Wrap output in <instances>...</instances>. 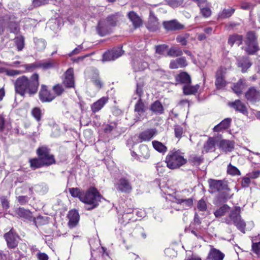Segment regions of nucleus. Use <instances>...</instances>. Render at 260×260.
<instances>
[{"label":"nucleus","instance_id":"obj_41","mask_svg":"<svg viewBox=\"0 0 260 260\" xmlns=\"http://www.w3.org/2000/svg\"><path fill=\"white\" fill-rule=\"evenodd\" d=\"M230 207L227 205H223L219 209L214 212V215L216 217H220L223 216L229 211Z\"/></svg>","mask_w":260,"mask_h":260},{"label":"nucleus","instance_id":"obj_61","mask_svg":"<svg viewBox=\"0 0 260 260\" xmlns=\"http://www.w3.org/2000/svg\"><path fill=\"white\" fill-rule=\"evenodd\" d=\"M175 135L177 138H181L183 134V128L179 125L176 126L174 128Z\"/></svg>","mask_w":260,"mask_h":260},{"label":"nucleus","instance_id":"obj_27","mask_svg":"<svg viewBox=\"0 0 260 260\" xmlns=\"http://www.w3.org/2000/svg\"><path fill=\"white\" fill-rule=\"evenodd\" d=\"M150 110L155 115H161L164 113V107L158 100L151 104Z\"/></svg>","mask_w":260,"mask_h":260},{"label":"nucleus","instance_id":"obj_33","mask_svg":"<svg viewBox=\"0 0 260 260\" xmlns=\"http://www.w3.org/2000/svg\"><path fill=\"white\" fill-rule=\"evenodd\" d=\"M235 9L233 8L223 9L218 14V19H224L230 17L235 12Z\"/></svg>","mask_w":260,"mask_h":260},{"label":"nucleus","instance_id":"obj_7","mask_svg":"<svg viewBox=\"0 0 260 260\" xmlns=\"http://www.w3.org/2000/svg\"><path fill=\"white\" fill-rule=\"evenodd\" d=\"M245 97L251 104L258 103L260 102V90L254 86L250 87L245 93Z\"/></svg>","mask_w":260,"mask_h":260},{"label":"nucleus","instance_id":"obj_34","mask_svg":"<svg viewBox=\"0 0 260 260\" xmlns=\"http://www.w3.org/2000/svg\"><path fill=\"white\" fill-rule=\"evenodd\" d=\"M176 202L182 206L183 209H187L188 208L191 207L193 205V200L191 199H176Z\"/></svg>","mask_w":260,"mask_h":260},{"label":"nucleus","instance_id":"obj_31","mask_svg":"<svg viewBox=\"0 0 260 260\" xmlns=\"http://www.w3.org/2000/svg\"><path fill=\"white\" fill-rule=\"evenodd\" d=\"M215 141L214 138L210 137L205 142L203 147V152L208 153L215 150Z\"/></svg>","mask_w":260,"mask_h":260},{"label":"nucleus","instance_id":"obj_5","mask_svg":"<svg viewBox=\"0 0 260 260\" xmlns=\"http://www.w3.org/2000/svg\"><path fill=\"white\" fill-rule=\"evenodd\" d=\"M186 161L183 156L177 151L170 152L166 158L167 166L171 169H178L185 164Z\"/></svg>","mask_w":260,"mask_h":260},{"label":"nucleus","instance_id":"obj_52","mask_svg":"<svg viewBox=\"0 0 260 260\" xmlns=\"http://www.w3.org/2000/svg\"><path fill=\"white\" fill-rule=\"evenodd\" d=\"M168 5L172 8H177L182 5L184 0H166Z\"/></svg>","mask_w":260,"mask_h":260},{"label":"nucleus","instance_id":"obj_19","mask_svg":"<svg viewBox=\"0 0 260 260\" xmlns=\"http://www.w3.org/2000/svg\"><path fill=\"white\" fill-rule=\"evenodd\" d=\"M146 27L151 31H156L159 28V23L158 22L157 18L151 12L150 13Z\"/></svg>","mask_w":260,"mask_h":260},{"label":"nucleus","instance_id":"obj_38","mask_svg":"<svg viewBox=\"0 0 260 260\" xmlns=\"http://www.w3.org/2000/svg\"><path fill=\"white\" fill-rule=\"evenodd\" d=\"M48 217H44L43 216H39L37 218L33 217V220L32 221L34 223V224L38 227V226H40L42 225H44L48 223L47 220Z\"/></svg>","mask_w":260,"mask_h":260},{"label":"nucleus","instance_id":"obj_42","mask_svg":"<svg viewBox=\"0 0 260 260\" xmlns=\"http://www.w3.org/2000/svg\"><path fill=\"white\" fill-rule=\"evenodd\" d=\"M153 148L159 152H165L167 150V147L161 142L154 141L152 142Z\"/></svg>","mask_w":260,"mask_h":260},{"label":"nucleus","instance_id":"obj_22","mask_svg":"<svg viewBox=\"0 0 260 260\" xmlns=\"http://www.w3.org/2000/svg\"><path fill=\"white\" fill-rule=\"evenodd\" d=\"M229 105L237 111L244 115H247L248 114L247 109L245 105L239 100H236L234 102L230 103Z\"/></svg>","mask_w":260,"mask_h":260},{"label":"nucleus","instance_id":"obj_15","mask_svg":"<svg viewBox=\"0 0 260 260\" xmlns=\"http://www.w3.org/2000/svg\"><path fill=\"white\" fill-rule=\"evenodd\" d=\"M98 34L101 36H105L111 32V27L104 20L99 21L96 27Z\"/></svg>","mask_w":260,"mask_h":260},{"label":"nucleus","instance_id":"obj_60","mask_svg":"<svg viewBox=\"0 0 260 260\" xmlns=\"http://www.w3.org/2000/svg\"><path fill=\"white\" fill-rule=\"evenodd\" d=\"M111 50L115 59L121 56L123 54V51L121 48H114Z\"/></svg>","mask_w":260,"mask_h":260},{"label":"nucleus","instance_id":"obj_40","mask_svg":"<svg viewBox=\"0 0 260 260\" xmlns=\"http://www.w3.org/2000/svg\"><path fill=\"white\" fill-rule=\"evenodd\" d=\"M30 166L33 169L41 168L44 166L40 157L29 160Z\"/></svg>","mask_w":260,"mask_h":260},{"label":"nucleus","instance_id":"obj_9","mask_svg":"<svg viewBox=\"0 0 260 260\" xmlns=\"http://www.w3.org/2000/svg\"><path fill=\"white\" fill-rule=\"evenodd\" d=\"M39 99L42 102H50L55 98V94L48 89L47 86L42 84L39 93Z\"/></svg>","mask_w":260,"mask_h":260},{"label":"nucleus","instance_id":"obj_16","mask_svg":"<svg viewBox=\"0 0 260 260\" xmlns=\"http://www.w3.org/2000/svg\"><path fill=\"white\" fill-rule=\"evenodd\" d=\"M15 214L20 218H23L27 221H32L33 216L30 210L25 209L22 207H19L15 209Z\"/></svg>","mask_w":260,"mask_h":260},{"label":"nucleus","instance_id":"obj_17","mask_svg":"<svg viewBox=\"0 0 260 260\" xmlns=\"http://www.w3.org/2000/svg\"><path fill=\"white\" fill-rule=\"evenodd\" d=\"M4 238L6 239L8 247L14 248L17 246L18 236L13 233L11 231L4 235Z\"/></svg>","mask_w":260,"mask_h":260},{"label":"nucleus","instance_id":"obj_14","mask_svg":"<svg viewBox=\"0 0 260 260\" xmlns=\"http://www.w3.org/2000/svg\"><path fill=\"white\" fill-rule=\"evenodd\" d=\"M162 25L165 29L168 31L178 30L184 28V25L176 20L164 21Z\"/></svg>","mask_w":260,"mask_h":260},{"label":"nucleus","instance_id":"obj_43","mask_svg":"<svg viewBox=\"0 0 260 260\" xmlns=\"http://www.w3.org/2000/svg\"><path fill=\"white\" fill-rule=\"evenodd\" d=\"M227 173L231 176H239L241 175L240 171L236 167L230 164L227 167Z\"/></svg>","mask_w":260,"mask_h":260},{"label":"nucleus","instance_id":"obj_50","mask_svg":"<svg viewBox=\"0 0 260 260\" xmlns=\"http://www.w3.org/2000/svg\"><path fill=\"white\" fill-rule=\"evenodd\" d=\"M53 93L56 96H60L64 92V88L62 85L57 84L54 85L52 87Z\"/></svg>","mask_w":260,"mask_h":260},{"label":"nucleus","instance_id":"obj_29","mask_svg":"<svg viewBox=\"0 0 260 260\" xmlns=\"http://www.w3.org/2000/svg\"><path fill=\"white\" fill-rule=\"evenodd\" d=\"M120 15L118 13L110 15L104 19L108 25L112 28L117 25L119 21Z\"/></svg>","mask_w":260,"mask_h":260},{"label":"nucleus","instance_id":"obj_55","mask_svg":"<svg viewBox=\"0 0 260 260\" xmlns=\"http://www.w3.org/2000/svg\"><path fill=\"white\" fill-rule=\"evenodd\" d=\"M252 250L258 257H260V241L252 243Z\"/></svg>","mask_w":260,"mask_h":260},{"label":"nucleus","instance_id":"obj_13","mask_svg":"<svg viewBox=\"0 0 260 260\" xmlns=\"http://www.w3.org/2000/svg\"><path fill=\"white\" fill-rule=\"evenodd\" d=\"M116 187L117 190L124 193H129L132 190L129 181L125 178H121L118 180Z\"/></svg>","mask_w":260,"mask_h":260},{"label":"nucleus","instance_id":"obj_51","mask_svg":"<svg viewBox=\"0 0 260 260\" xmlns=\"http://www.w3.org/2000/svg\"><path fill=\"white\" fill-rule=\"evenodd\" d=\"M245 42H257L255 33L253 31L248 32L246 34Z\"/></svg>","mask_w":260,"mask_h":260},{"label":"nucleus","instance_id":"obj_12","mask_svg":"<svg viewBox=\"0 0 260 260\" xmlns=\"http://www.w3.org/2000/svg\"><path fill=\"white\" fill-rule=\"evenodd\" d=\"M148 57H143L142 58H136L133 62V69L135 72L142 71L148 67L147 60Z\"/></svg>","mask_w":260,"mask_h":260},{"label":"nucleus","instance_id":"obj_59","mask_svg":"<svg viewBox=\"0 0 260 260\" xmlns=\"http://www.w3.org/2000/svg\"><path fill=\"white\" fill-rule=\"evenodd\" d=\"M9 27L10 32L15 34H17L20 30L18 25L15 23H11Z\"/></svg>","mask_w":260,"mask_h":260},{"label":"nucleus","instance_id":"obj_2","mask_svg":"<svg viewBox=\"0 0 260 260\" xmlns=\"http://www.w3.org/2000/svg\"><path fill=\"white\" fill-rule=\"evenodd\" d=\"M224 222L228 225L234 224L240 232L245 233L246 223L241 217L240 207L236 206L231 210Z\"/></svg>","mask_w":260,"mask_h":260},{"label":"nucleus","instance_id":"obj_63","mask_svg":"<svg viewBox=\"0 0 260 260\" xmlns=\"http://www.w3.org/2000/svg\"><path fill=\"white\" fill-rule=\"evenodd\" d=\"M6 75L9 76H15L20 75L23 73V72L17 70H7L6 72Z\"/></svg>","mask_w":260,"mask_h":260},{"label":"nucleus","instance_id":"obj_39","mask_svg":"<svg viewBox=\"0 0 260 260\" xmlns=\"http://www.w3.org/2000/svg\"><path fill=\"white\" fill-rule=\"evenodd\" d=\"M39 68L44 70L53 68L55 67V62L53 60H48L42 62H39Z\"/></svg>","mask_w":260,"mask_h":260},{"label":"nucleus","instance_id":"obj_30","mask_svg":"<svg viewBox=\"0 0 260 260\" xmlns=\"http://www.w3.org/2000/svg\"><path fill=\"white\" fill-rule=\"evenodd\" d=\"M176 81L181 84H189L191 83V78L186 72H181L176 77Z\"/></svg>","mask_w":260,"mask_h":260},{"label":"nucleus","instance_id":"obj_64","mask_svg":"<svg viewBox=\"0 0 260 260\" xmlns=\"http://www.w3.org/2000/svg\"><path fill=\"white\" fill-rule=\"evenodd\" d=\"M198 208L200 211H204L207 209V205L205 201L200 200L198 203Z\"/></svg>","mask_w":260,"mask_h":260},{"label":"nucleus","instance_id":"obj_20","mask_svg":"<svg viewBox=\"0 0 260 260\" xmlns=\"http://www.w3.org/2000/svg\"><path fill=\"white\" fill-rule=\"evenodd\" d=\"M211 249L209 252L207 259L208 260H223L224 257V254L219 250L214 248L211 246Z\"/></svg>","mask_w":260,"mask_h":260},{"label":"nucleus","instance_id":"obj_11","mask_svg":"<svg viewBox=\"0 0 260 260\" xmlns=\"http://www.w3.org/2000/svg\"><path fill=\"white\" fill-rule=\"evenodd\" d=\"M147 110V107L145 105L141 98H139L135 105L134 111L136 113V121L141 120V118L144 116Z\"/></svg>","mask_w":260,"mask_h":260},{"label":"nucleus","instance_id":"obj_53","mask_svg":"<svg viewBox=\"0 0 260 260\" xmlns=\"http://www.w3.org/2000/svg\"><path fill=\"white\" fill-rule=\"evenodd\" d=\"M69 192L71 196L74 198H79L80 200V197L83 196V193H82L79 189V188H69Z\"/></svg>","mask_w":260,"mask_h":260},{"label":"nucleus","instance_id":"obj_18","mask_svg":"<svg viewBox=\"0 0 260 260\" xmlns=\"http://www.w3.org/2000/svg\"><path fill=\"white\" fill-rule=\"evenodd\" d=\"M65 78L63 81L64 85L68 88L74 87L75 81L74 78V70L73 68H69L65 72Z\"/></svg>","mask_w":260,"mask_h":260},{"label":"nucleus","instance_id":"obj_58","mask_svg":"<svg viewBox=\"0 0 260 260\" xmlns=\"http://www.w3.org/2000/svg\"><path fill=\"white\" fill-rule=\"evenodd\" d=\"M168 46L165 44L159 45L155 46V52L159 54H162L166 49L167 48Z\"/></svg>","mask_w":260,"mask_h":260},{"label":"nucleus","instance_id":"obj_45","mask_svg":"<svg viewBox=\"0 0 260 260\" xmlns=\"http://www.w3.org/2000/svg\"><path fill=\"white\" fill-rule=\"evenodd\" d=\"M243 84V81L242 79H240L236 83L234 84L232 89L234 92L237 95H240L242 92V86Z\"/></svg>","mask_w":260,"mask_h":260},{"label":"nucleus","instance_id":"obj_37","mask_svg":"<svg viewBox=\"0 0 260 260\" xmlns=\"http://www.w3.org/2000/svg\"><path fill=\"white\" fill-rule=\"evenodd\" d=\"M183 54L182 51L176 47H171L167 52V55L169 56L175 57L181 56Z\"/></svg>","mask_w":260,"mask_h":260},{"label":"nucleus","instance_id":"obj_44","mask_svg":"<svg viewBox=\"0 0 260 260\" xmlns=\"http://www.w3.org/2000/svg\"><path fill=\"white\" fill-rule=\"evenodd\" d=\"M34 43L38 51L43 50L46 47V42L43 39L35 38Z\"/></svg>","mask_w":260,"mask_h":260},{"label":"nucleus","instance_id":"obj_46","mask_svg":"<svg viewBox=\"0 0 260 260\" xmlns=\"http://www.w3.org/2000/svg\"><path fill=\"white\" fill-rule=\"evenodd\" d=\"M183 93L186 95L193 94L196 93L198 89V87L196 86H189L188 85H185L183 88Z\"/></svg>","mask_w":260,"mask_h":260},{"label":"nucleus","instance_id":"obj_35","mask_svg":"<svg viewBox=\"0 0 260 260\" xmlns=\"http://www.w3.org/2000/svg\"><path fill=\"white\" fill-rule=\"evenodd\" d=\"M243 37L241 35H234L230 36L228 44L232 46L234 44L240 45L242 43Z\"/></svg>","mask_w":260,"mask_h":260},{"label":"nucleus","instance_id":"obj_6","mask_svg":"<svg viewBox=\"0 0 260 260\" xmlns=\"http://www.w3.org/2000/svg\"><path fill=\"white\" fill-rule=\"evenodd\" d=\"M37 154L44 166H50L55 162L54 156L50 154V149L46 147H39L37 150Z\"/></svg>","mask_w":260,"mask_h":260},{"label":"nucleus","instance_id":"obj_21","mask_svg":"<svg viewBox=\"0 0 260 260\" xmlns=\"http://www.w3.org/2000/svg\"><path fill=\"white\" fill-rule=\"evenodd\" d=\"M68 216L69 219V226L70 228L75 227L79 222L80 217L78 211L76 210H72L69 212Z\"/></svg>","mask_w":260,"mask_h":260},{"label":"nucleus","instance_id":"obj_49","mask_svg":"<svg viewBox=\"0 0 260 260\" xmlns=\"http://www.w3.org/2000/svg\"><path fill=\"white\" fill-rule=\"evenodd\" d=\"M140 156L145 159L149 157L150 153L148 148L146 145H142L140 146Z\"/></svg>","mask_w":260,"mask_h":260},{"label":"nucleus","instance_id":"obj_10","mask_svg":"<svg viewBox=\"0 0 260 260\" xmlns=\"http://www.w3.org/2000/svg\"><path fill=\"white\" fill-rule=\"evenodd\" d=\"M157 133L155 128H149L143 131L139 134L136 143L150 141Z\"/></svg>","mask_w":260,"mask_h":260},{"label":"nucleus","instance_id":"obj_36","mask_svg":"<svg viewBox=\"0 0 260 260\" xmlns=\"http://www.w3.org/2000/svg\"><path fill=\"white\" fill-rule=\"evenodd\" d=\"M200 14L204 18L209 17L212 14V11L210 8V5L208 3L207 5H205L203 7H200Z\"/></svg>","mask_w":260,"mask_h":260},{"label":"nucleus","instance_id":"obj_24","mask_svg":"<svg viewBox=\"0 0 260 260\" xmlns=\"http://www.w3.org/2000/svg\"><path fill=\"white\" fill-rule=\"evenodd\" d=\"M232 119L226 118L221 121L219 124L215 126L213 129L214 132H219L228 129L231 125Z\"/></svg>","mask_w":260,"mask_h":260},{"label":"nucleus","instance_id":"obj_54","mask_svg":"<svg viewBox=\"0 0 260 260\" xmlns=\"http://www.w3.org/2000/svg\"><path fill=\"white\" fill-rule=\"evenodd\" d=\"M112 50H109L106 52L103 56V61H110L115 60Z\"/></svg>","mask_w":260,"mask_h":260},{"label":"nucleus","instance_id":"obj_47","mask_svg":"<svg viewBox=\"0 0 260 260\" xmlns=\"http://www.w3.org/2000/svg\"><path fill=\"white\" fill-rule=\"evenodd\" d=\"M18 51H21L24 47V38L22 36L16 37L14 39Z\"/></svg>","mask_w":260,"mask_h":260},{"label":"nucleus","instance_id":"obj_32","mask_svg":"<svg viewBox=\"0 0 260 260\" xmlns=\"http://www.w3.org/2000/svg\"><path fill=\"white\" fill-rule=\"evenodd\" d=\"M246 45L245 51L247 54L253 55L255 54L258 50V46L257 42H245Z\"/></svg>","mask_w":260,"mask_h":260},{"label":"nucleus","instance_id":"obj_8","mask_svg":"<svg viewBox=\"0 0 260 260\" xmlns=\"http://www.w3.org/2000/svg\"><path fill=\"white\" fill-rule=\"evenodd\" d=\"M226 69L222 67L219 68L215 73V85L217 89L224 88L226 85L227 82L225 80Z\"/></svg>","mask_w":260,"mask_h":260},{"label":"nucleus","instance_id":"obj_28","mask_svg":"<svg viewBox=\"0 0 260 260\" xmlns=\"http://www.w3.org/2000/svg\"><path fill=\"white\" fill-rule=\"evenodd\" d=\"M108 98L102 97L100 100L94 102L91 106V109L93 113L99 111L108 102Z\"/></svg>","mask_w":260,"mask_h":260},{"label":"nucleus","instance_id":"obj_62","mask_svg":"<svg viewBox=\"0 0 260 260\" xmlns=\"http://www.w3.org/2000/svg\"><path fill=\"white\" fill-rule=\"evenodd\" d=\"M250 178L246 174V176L242 178L241 185L243 187H247L250 183Z\"/></svg>","mask_w":260,"mask_h":260},{"label":"nucleus","instance_id":"obj_23","mask_svg":"<svg viewBox=\"0 0 260 260\" xmlns=\"http://www.w3.org/2000/svg\"><path fill=\"white\" fill-rule=\"evenodd\" d=\"M127 17L129 20L132 22L133 26L135 28L140 27L142 24V20L139 15L134 11H130L127 14Z\"/></svg>","mask_w":260,"mask_h":260},{"label":"nucleus","instance_id":"obj_25","mask_svg":"<svg viewBox=\"0 0 260 260\" xmlns=\"http://www.w3.org/2000/svg\"><path fill=\"white\" fill-rule=\"evenodd\" d=\"M187 64L186 60L184 57H180L171 61L169 67L172 69L183 68Z\"/></svg>","mask_w":260,"mask_h":260},{"label":"nucleus","instance_id":"obj_56","mask_svg":"<svg viewBox=\"0 0 260 260\" xmlns=\"http://www.w3.org/2000/svg\"><path fill=\"white\" fill-rule=\"evenodd\" d=\"M24 67L27 71L32 72L36 69L39 68V62H35L32 63L25 64L24 65Z\"/></svg>","mask_w":260,"mask_h":260},{"label":"nucleus","instance_id":"obj_26","mask_svg":"<svg viewBox=\"0 0 260 260\" xmlns=\"http://www.w3.org/2000/svg\"><path fill=\"white\" fill-rule=\"evenodd\" d=\"M219 148L224 152H231L234 148V142L227 140H222L219 143Z\"/></svg>","mask_w":260,"mask_h":260},{"label":"nucleus","instance_id":"obj_48","mask_svg":"<svg viewBox=\"0 0 260 260\" xmlns=\"http://www.w3.org/2000/svg\"><path fill=\"white\" fill-rule=\"evenodd\" d=\"M31 115L35 118V119L39 122L41 120L42 118V111L38 107H35L31 110Z\"/></svg>","mask_w":260,"mask_h":260},{"label":"nucleus","instance_id":"obj_1","mask_svg":"<svg viewBox=\"0 0 260 260\" xmlns=\"http://www.w3.org/2000/svg\"><path fill=\"white\" fill-rule=\"evenodd\" d=\"M39 86V75L37 73L33 74L28 78L23 75L18 77L14 82V88L16 93L24 96L26 94L29 95L35 94Z\"/></svg>","mask_w":260,"mask_h":260},{"label":"nucleus","instance_id":"obj_4","mask_svg":"<svg viewBox=\"0 0 260 260\" xmlns=\"http://www.w3.org/2000/svg\"><path fill=\"white\" fill-rule=\"evenodd\" d=\"M209 185L210 192L215 193L216 192H223L221 196L225 199L230 198L228 193H224V191H230L231 189L228 186V181L225 180H215L210 179L208 180Z\"/></svg>","mask_w":260,"mask_h":260},{"label":"nucleus","instance_id":"obj_57","mask_svg":"<svg viewBox=\"0 0 260 260\" xmlns=\"http://www.w3.org/2000/svg\"><path fill=\"white\" fill-rule=\"evenodd\" d=\"M189 160L194 165H199L202 162L203 159L200 156L193 155L190 156Z\"/></svg>","mask_w":260,"mask_h":260},{"label":"nucleus","instance_id":"obj_3","mask_svg":"<svg viewBox=\"0 0 260 260\" xmlns=\"http://www.w3.org/2000/svg\"><path fill=\"white\" fill-rule=\"evenodd\" d=\"M102 199L98 190L94 187H90L83 196L80 197V201L91 207L88 209H92L97 207Z\"/></svg>","mask_w":260,"mask_h":260}]
</instances>
